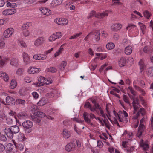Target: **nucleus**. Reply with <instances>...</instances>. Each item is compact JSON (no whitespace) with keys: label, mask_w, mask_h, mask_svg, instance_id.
<instances>
[{"label":"nucleus","mask_w":153,"mask_h":153,"mask_svg":"<svg viewBox=\"0 0 153 153\" xmlns=\"http://www.w3.org/2000/svg\"><path fill=\"white\" fill-rule=\"evenodd\" d=\"M67 63L66 62L63 61L61 64L59 66V69L61 70H63L66 66L67 65Z\"/></svg>","instance_id":"obj_34"},{"label":"nucleus","mask_w":153,"mask_h":153,"mask_svg":"<svg viewBox=\"0 0 153 153\" xmlns=\"http://www.w3.org/2000/svg\"><path fill=\"white\" fill-rule=\"evenodd\" d=\"M14 32V30L13 28H10L7 29L4 33V36L6 38L11 37Z\"/></svg>","instance_id":"obj_7"},{"label":"nucleus","mask_w":153,"mask_h":153,"mask_svg":"<svg viewBox=\"0 0 153 153\" xmlns=\"http://www.w3.org/2000/svg\"><path fill=\"white\" fill-rule=\"evenodd\" d=\"M35 1L36 0H24V2L26 4H31Z\"/></svg>","instance_id":"obj_52"},{"label":"nucleus","mask_w":153,"mask_h":153,"mask_svg":"<svg viewBox=\"0 0 153 153\" xmlns=\"http://www.w3.org/2000/svg\"><path fill=\"white\" fill-rule=\"evenodd\" d=\"M19 45L21 46L25 47L26 46V44L23 41H20L19 42Z\"/></svg>","instance_id":"obj_61"},{"label":"nucleus","mask_w":153,"mask_h":153,"mask_svg":"<svg viewBox=\"0 0 153 153\" xmlns=\"http://www.w3.org/2000/svg\"><path fill=\"white\" fill-rule=\"evenodd\" d=\"M89 115L91 119L96 118L95 115L92 113H90L89 114L87 112H84L83 113V117L85 122L90 123L91 122V120L89 118L88 116Z\"/></svg>","instance_id":"obj_4"},{"label":"nucleus","mask_w":153,"mask_h":153,"mask_svg":"<svg viewBox=\"0 0 153 153\" xmlns=\"http://www.w3.org/2000/svg\"><path fill=\"white\" fill-rule=\"evenodd\" d=\"M134 148L133 146H129L127 147L126 148L127 152L128 153H130L133 151Z\"/></svg>","instance_id":"obj_45"},{"label":"nucleus","mask_w":153,"mask_h":153,"mask_svg":"<svg viewBox=\"0 0 153 153\" xmlns=\"http://www.w3.org/2000/svg\"><path fill=\"white\" fill-rule=\"evenodd\" d=\"M17 149L20 151H23L25 149V146L24 145L22 144H18L17 146H16Z\"/></svg>","instance_id":"obj_42"},{"label":"nucleus","mask_w":153,"mask_h":153,"mask_svg":"<svg viewBox=\"0 0 153 153\" xmlns=\"http://www.w3.org/2000/svg\"><path fill=\"white\" fill-rule=\"evenodd\" d=\"M46 41L45 38L43 37H40L37 38L34 41V45L38 47L45 43Z\"/></svg>","instance_id":"obj_5"},{"label":"nucleus","mask_w":153,"mask_h":153,"mask_svg":"<svg viewBox=\"0 0 153 153\" xmlns=\"http://www.w3.org/2000/svg\"><path fill=\"white\" fill-rule=\"evenodd\" d=\"M33 122L30 120H26L22 123L23 127L26 129H29L33 126Z\"/></svg>","instance_id":"obj_8"},{"label":"nucleus","mask_w":153,"mask_h":153,"mask_svg":"<svg viewBox=\"0 0 153 153\" xmlns=\"http://www.w3.org/2000/svg\"><path fill=\"white\" fill-rule=\"evenodd\" d=\"M9 128L14 134L18 133L19 131V127L16 125L13 126Z\"/></svg>","instance_id":"obj_25"},{"label":"nucleus","mask_w":153,"mask_h":153,"mask_svg":"<svg viewBox=\"0 0 153 153\" xmlns=\"http://www.w3.org/2000/svg\"><path fill=\"white\" fill-rule=\"evenodd\" d=\"M27 116L26 113L23 112H20L17 114L18 117L20 119H24Z\"/></svg>","instance_id":"obj_29"},{"label":"nucleus","mask_w":153,"mask_h":153,"mask_svg":"<svg viewBox=\"0 0 153 153\" xmlns=\"http://www.w3.org/2000/svg\"><path fill=\"white\" fill-rule=\"evenodd\" d=\"M85 106L86 107L89 108L91 111V108H92V107L89 102H86L85 104Z\"/></svg>","instance_id":"obj_57"},{"label":"nucleus","mask_w":153,"mask_h":153,"mask_svg":"<svg viewBox=\"0 0 153 153\" xmlns=\"http://www.w3.org/2000/svg\"><path fill=\"white\" fill-rule=\"evenodd\" d=\"M22 57L23 61L25 64H28L31 62L29 56L27 53L25 52H24L22 54Z\"/></svg>","instance_id":"obj_9"},{"label":"nucleus","mask_w":153,"mask_h":153,"mask_svg":"<svg viewBox=\"0 0 153 153\" xmlns=\"http://www.w3.org/2000/svg\"><path fill=\"white\" fill-rule=\"evenodd\" d=\"M6 102L7 105H13L15 104L16 101L12 97L8 96L6 97Z\"/></svg>","instance_id":"obj_11"},{"label":"nucleus","mask_w":153,"mask_h":153,"mask_svg":"<svg viewBox=\"0 0 153 153\" xmlns=\"http://www.w3.org/2000/svg\"><path fill=\"white\" fill-rule=\"evenodd\" d=\"M126 63V59L123 57H121L118 61V64L120 67L125 66Z\"/></svg>","instance_id":"obj_19"},{"label":"nucleus","mask_w":153,"mask_h":153,"mask_svg":"<svg viewBox=\"0 0 153 153\" xmlns=\"http://www.w3.org/2000/svg\"><path fill=\"white\" fill-rule=\"evenodd\" d=\"M49 102L48 99L45 97L42 98L38 102L37 104L40 106H43Z\"/></svg>","instance_id":"obj_12"},{"label":"nucleus","mask_w":153,"mask_h":153,"mask_svg":"<svg viewBox=\"0 0 153 153\" xmlns=\"http://www.w3.org/2000/svg\"><path fill=\"white\" fill-rule=\"evenodd\" d=\"M27 89L25 88H23L19 91V94L22 96H24L27 94Z\"/></svg>","instance_id":"obj_33"},{"label":"nucleus","mask_w":153,"mask_h":153,"mask_svg":"<svg viewBox=\"0 0 153 153\" xmlns=\"http://www.w3.org/2000/svg\"><path fill=\"white\" fill-rule=\"evenodd\" d=\"M31 79L30 77L27 76L25 77V81L28 83H30L31 81Z\"/></svg>","instance_id":"obj_56"},{"label":"nucleus","mask_w":153,"mask_h":153,"mask_svg":"<svg viewBox=\"0 0 153 153\" xmlns=\"http://www.w3.org/2000/svg\"><path fill=\"white\" fill-rule=\"evenodd\" d=\"M132 52V48L131 46H127L125 48L124 52L127 55L131 54Z\"/></svg>","instance_id":"obj_20"},{"label":"nucleus","mask_w":153,"mask_h":153,"mask_svg":"<svg viewBox=\"0 0 153 153\" xmlns=\"http://www.w3.org/2000/svg\"><path fill=\"white\" fill-rule=\"evenodd\" d=\"M146 73L149 76H153V67H151L147 68Z\"/></svg>","instance_id":"obj_26"},{"label":"nucleus","mask_w":153,"mask_h":153,"mask_svg":"<svg viewBox=\"0 0 153 153\" xmlns=\"http://www.w3.org/2000/svg\"><path fill=\"white\" fill-rule=\"evenodd\" d=\"M145 114V112L144 108H141L139 110L136 116L134 117V118L135 120H137L140 114H141L142 116H143Z\"/></svg>","instance_id":"obj_24"},{"label":"nucleus","mask_w":153,"mask_h":153,"mask_svg":"<svg viewBox=\"0 0 153 153\" xmlns=\"http://www.w3.org/2000/svg\"><path fill=\"white\" fill-rule=\"evenodd\" d=\"M63 135L64 137L66 139L69 138L70 137V135L68 131L66 129L63 130Z\"/></svg>","instance_id":"obj_35"},{"label":"nucleus","mask_w":153,"mask_h":153,"mask_svg":"<svg viewBox=\"0 0 153 153\" xmlns=\"http://www.w3.org/2000/svg\"><path fill=\"white\" fill-rule=\"evenodd\" d=\"M97 146L99 147L100 148H101L102 147L103 145V143L100 140H98L97 141Z\"/></svg>","instance_id":"obj_58"},{"label":"nucleus","mask_w":153,"mask_h":153,"mask_svg":"<svg viewBox=\"0 0 153 153\" xmlns=\"http://www.w3.org/2000/svg\"><path fill=\"white\" fill-rule=\"evenodd\" d=\"M7 60L8 59L7 58H2L1 56H0V67H2L4 65Z\"/></svg>","instance_id":"obj_27"},{"label":"nucleus","mask_w":153,"mask_h":153,"mask_svg":"<svg viewBox=\"0 0 153 153\" xmlns=\"http://www.w3.org/2000/svg\"><path fill=\"white\" fill-rule=\"evenodd\" d=\"M96 15H97V14L96 13V11L94 10H92L88 13L87 18L88 19H89L94 16L95 17V16H96Z\"/></svg>","instance_id":"obj_38"},{"label":"nucleus","mask_w":153,"mask_h":153,"mask_svg":"<svg viewBox=\"0 0 153 153\" xmlns=\"http://www.w3.org/2000/svg\"><path fill=\"white\" fill-rule=\"evenodd\" d=\"M32 111L34 113L37 110L38 108L37 106L35 105H32Z\"/></svg>","instance_id":"obj_60"},{"label":"nucleus","mask_w":153,"mask_h":153,"mask_svg":"<svg viewBox=\"0 0 153 153\" xmlns=\"http://www.w3.org/2000/svg\"><path fill=\"white\" fill-rule=\"evenodd\" d=\"M140 146L143 148V149L146 150L149 148V145L147 143V142H144L143 140L141 139L140 143Z\"/></svg>","instance_id":"obj_18"},{"label":"nucleus","mask_w":153,"mask_h":153,"mask_svg":"<svg viewBox=\"0 0 153 153\" xmlns=\"http://www.w3.org/2000/svg\"><path fill=\"white\" fill-rule=\"evenodd\" d=\"M115 47L114 44L112 42L109 43L106 45V47L108 50L113 49Z\"/></svg>","instance_id":"obj_40"},{"label":"nucleus","mask_w":153,"mask_h":153,"mask_svg":"<svg viewBox=\"0 0 153 153\" xmlns=\"http://www.w3.org/2000/svg\"><path fill=\"white\" fill-rule=\"evenodd\" d=\"M41 69L40 68H36L34 67H30L28 70V72L31 74H34L35 73H38Z\"/></svg>","instance_id":"obj_14"},{"label":"nucleus","mask_w":153,"mask_h":153,"mask_svg":"<svg viewBox=\"0 0 153 153\" xmlns=\"http://www.w3.org/2000/svg\"><path fill=\"white\" fill-rule=\"evenodd\" d=\"M0 117L2 119H4L6 117L5 114L2 111H0Z\"/></svg>","instance_id":"obj_64"},{"label":"nucleus","mask_w":153,"mask_h":153,"mask_svg":"<svg viewBox=\"0 0 153 153\" xmlns=\"http://www.w3.org/2000/svg\"><path fill=\"white\" fill-rule=\"evenodd\" d=\"M5 132L8 138L10 139L13 138L14 133L9 128H6L5 129Z\"/></svg>","instance_id":"obj_15"},{"label":"nucleus","mask_w":153,"mask_h":153,"mask_svg":"<svg viewBox=\"0 0 153 153\" xmlns=\"http://www.w3.org/2000/svg\"><path fill=\"white\" fill-rule=\"evenodd\" d=\"M54 22L59 25H66L68 23V20L64 18H57L54 20Z\"/></svg>","instance_id":"obj_6"},{"label":"nucleus","mask_w":153,"mask_h":153,"mask_svg":"<svg viewBox=\"0 0 153 153\" xmlns=\"http://www.w3.org/2000/svg\"><path fill=\"white\" fill-rule=\"evenodd\" d=\"M139 24L140 27L141 29V30L143 33V31L145 30L146 28L145 26L141 23L139 22Z\"/></svg>","instance_id":"obj_54"},{"label":"nucleus","mask_w":153,"mask_h":153,"mask_svg":"<svg viewBox=\"0 0 153 153\" xmlns=\"http://www.w3.org/2000/svg\"><path fill=\"white\" fill-rule=\"evenodd\" d=\"M17 83L16 81L14 79H12L10 83V88L13 89L15 88L17 86Z\"/></svg>","instance_id":"obj_37"},{"label":"nucleus","mask_w":153,"mask_h":153,"mask_svg":"<svg viewBox=\"0 0 153 153\" xmlns=\"http://www.w3.org/2000/svg\"><path fill=\"white\" fill-rule=\"evenodd\" d=\"M144 120V119L143 118L140 120V123L138 127V131L136 134L137 137H139L140 136L145 129V126L144 124L142 123Z\"/></svg>","instance_id":"obj_3"},{"label":"nucleus","mask_w":153,"mask_h":153,"mask_svg":"<svg viewBox=\"0 0 153 153\" xmlns=\"http://www.w3.org/2000/svg\"><path fill=\"white\" fill-rule=\"evenodd\" d=\"M39 10L44 15L49 16L51 13V11L47 8L42 7L40 8Z\"/></svg>","instance_id":"obj_17"},{"label":"nucleus","mask_w":153,"mask_h":153,"mask_svg":"<svg viewBox=\"0 0 153 153\" xmlns=\"http://www.w3.org/2000/svg\"><path fill=\"white\" fill-rule=\"evenodd\" d=\"M128 88L129 90L130 91L133 95H136V92L134 90L132 87L129 86L128 87Z\"/></svg>","instance_id":"obj_48"},{"label":"nucleus","mask_w":153,"mask_h":153,"mask_svg":"<svg viewBox=\"0 0 153 153\" xmlns=\"http://www.w3.org/2000/svg\"><path fill=\"white\" fill-rule=\"evenodd\" d=\"M16 105H21L22 106H24L25 103V101L20 98L16 99Z\"/></svg>","instance_id":"obj_30"},{"label":"nucleus","mask_w":153,"mask_h":153,"mask_svg":"<svg viewBox=\"0 0 153 153\" xmlns=\"http://www.w3.org/2000/svg\"><path fill=\"white\" fill-rule=\"evenodd\" d=\"M108 15V12L106 11L103 13H97V15L95 16V17L98 18H103L107 16Z\"/></svg>","instance_id":"obj_22"},{"label":"nucleus","mask_w":153,"mask_h":153,"mask_svg":"<svg viewBox=\"0 0 153 153\" xmlns=\"http://www.w3.org/2000/svg\"><path fill=\"white\" fill-rule=\"evenodd\" d=\"M47 58V56L43 54H35L33 56V58L35 60H39L45 59Z\"/></svg>","instance_id":"obj_13"},{"label":"nucleus","mask_w":153,"mask_h":153,"mask_svg":"<svg viewBox=\"0 0 153 153\" xmlns=\"http://www.w3.org/2000/svg\"><path fill=\"white\" fill-rule=\"evenodd\" d=\"M81 146V144L80 141L75 139H73L70 143L67 144L65 149L67 151L70 152L73 150L76 146L79 148Z\"/></svg>","instance_id":"obj_1"},{"label":"nucleus","mask_w":153,"mask_h":153,"mask_svg":"<svg viewBox=\"0 0 153 153\" xmlns=\"http://www.w3.org/2000/svg\"><path fill=\"white\" fill-rule=\"evenodd\" d=\"M16 13L15 9L13 8L6 9L3 11L2 13L4 15H8L13 14Z\"/></svg>","instance_id":"obj_10"},{"label":"nucleus","mask_w":153,"mask_h":153,"mask_svg":"<svg viewBox=\"0 0 153 153\" xmlns=\"http://www.w3.org/2000/svg\"><path fill=\"white\" fill-rule=\"evenodd\" d=\"M82 33L81 32L78 33H76L75 34L71 36L70 38L69 39H76L78 37H79L81 34H82Z\"/></svg>","instance_id":"obj_44"},{"label":"nucleus","mask_w":153,"mask_h":153,"mask_svg":"<svg viewBox=\"0 0 153 153\" xmlns=\"http://www.w3.org/2000/svg\"><path fill=\"white\" fill-rule=\"evenodd\" d=\"M139 65L140 67V72H141L143 70L145 65L143 61L142 60H140L139 62Z\"/></svg>","instance_id":"obj_39"},{"label":"nucleus","mask_w":153,"mask_h":153,"mask_svg":"<svg viewBox=\"0 0 153 153\" xmlns=\"http://www.w3.org/2000/svg\"><path fill=\"white\" fill-rule=\"evenodd\" d=\"M18 64V61L17 59L16 58H12L10 62L11 65L14 66H16Z\"/></svg>","instance_id":"obj_28"},{"label":"nucleus","mask_w":153,"mask_h":153,"mask_svg":"<svg viewBox=\"0 0 153 153\" xmlns=\"http://www.w3.org/2000/svg\"><path fill=\"white\" fill-rule=\"evenodd\" d=\"M123 101L127 104H129V102L128 100V98L126 95L123 94Z\"/></svg>","instance_id":"obj_47"},{"label":"nucleus","mask_w":153,"mask_h":153,"mask_svg":"<svg viewBox=\"0 0 153 153\" xmlns=\"http://www.w3.org/2000/svg\"><path fill=\"white\" fill-rule=\"evenodd\" d=\"M133 86L134 88H135V89L137 91H138L140 92L142 91V89H141L140 87L138 86H137L135 85L134 84Z\"/></svg>","instance_id":"obj_63"},{"label":"nucleus","mask_w":153,"mask_h":153,"mask_svg":"<svg viewBox=\"0 0 153 153\" xmlns=\"http://www.w3.org/2000/svg\"><path fill=\"white\" fill-rule=\"evenodd\" d=\"M101 108L100 105L98 103L94 105L92 108H91V111L93 112H94L96 110L99 109V110Z\"/></svg>","instance_id":"obj_31"},{"label":"nucleus","mask_w":153,"mask_h":153,"mask_svg":"<svg viewBox=\"0 0 153 153\" xmlns=\"http://www.w3.org/2000/svg\"><path fill=\"white\" fill-rule=\"evenodd\" d=\"M56 36V39L60 38L62 36V33L60 32H58L54 33Z\"/></svg>","instance_id":"obj_51"},{"label":"nucleus","mask_w":153,"mask_h":153,"mask_svg":"<svg viewBox=\"0 0 153 153\" xmlns=\"http://www.w3.org/2000/svg\"><path fill=\"white\" fill-rule=\"evenodd\" d=\"M63 48L61 46L60 48L58 51H57L54 54L55 57H56L59 54L61 53L63 50Z\"/></svg>","instance_id":"obj_43"},{"label":"nucleus","mask_w":153,"mask_h":153,"mask_svg":"<svg viewBox=\"0 0 153 153\" xmlns=\"http://www.w3.org/2000/svg\"><path fill=\"white\" fill-rule=\"evenodd\" d=\"M24 70L22 68L18 69L16 71V74L19 75H21L23 72Z\"/></svg>","instance_id":"obj_55"},{"label":"nucleus","mask_w":153,"mask_h":153,"mask_svg":"<svg viewBox=\"0 0 153 153\" xmlns=\"http://www.w3.org/2000/svg\"><path fill=\"white\" fill-rule=\"evenodd\" d=\"M0 77L2 78L6 82H8L9 78L8 75L5 72H0Z\"/></svg>","instance_id":"obj_21"},{"label":"nucleus","mask_w":153,"mask_h":153,"mask_svg":"<svg viewBox=\"0 0 153 153\" xmlns=\"http://www.w3.org/2000/svg\"><path fill=\"white\" fill-rule=\"evenodd\" d=\"M122 25L120 24H115L111 27V29L113 30L117 31L120 29L122 27Z\"/></svg>","instance_id":"obj_23"},{"label":"nucleus","mask_w":153,"mask_h":153,"mask_svg":"<svg viewBox=\"0 0 153 153\" xmlns=\"http://www.w3.org/2000/svg\"><path fill=\"white\" fill-rule=\"evenodd\" d=\"M36 116L40 118H42L45 117V114L41 111L37 112L36 114Z\"/></svg>","instance_id":"obj_41"},{"label":"nucleus","mask_w":153,"mask_h":153,"mask_svg":"<svg viewBox=\"0 0 153 153\" xmlns=\"http://www.w3.org/2000/svg\"><path fill=\"white\" fill-rule=\"evenodd\" d=\"M56 39V36L54 34L51 35L48 38V40L50 42H53Z\"/></svg>","instance_id":"obj_46"},{"label":"nucleus","mask_w":153,"mask_h":153,"mask_svg":"<svg viewBox=\"0 0 153 153\" xmlns=\"http://www.w3.org/2000/svg\"><path fill=\"white\" fill-rule=\"evenodd\" d=\"M63 1V0H53L50 4V7L53 8L59 5L62 3Z\"/></svg>","instance_id":"obj_16"},{"label":"nucleus","mask_w":153,"mask_h":153,"mask_svg":"<svg viewBox=\"0 0 153 153\" xmlns=\"http://www.w3.org/2000/svg\"><path fill=\"white\" fill-rule=\"evenodd\" d=\"M143 14L144 16L148 19L151 15V14L147 10H146L144 12Z\"/></svg>","instance_id":"obj_49"},{"label":"nucleus","mask_w":153,"mask_h":153,"mask_svg":"<svg viewBox=\"0 0 153 153\" xmlns=\"http://www.w3.org/2000/svg\"><path fill=\"white\" fill-rule=\"evenodd\" d=\"M47 71L52 73H55L56 71V69L54 67H51L47 69Z\"/></svg>","instance_id":"obj_50"},{"label":"nucleus","mask_w":153,"mask_h":153,"mask_svg":"<svg viewBox=\"0 0 153 153\" xmlns=\"http://www.w3.org/2000/svg\"><path fill=\"white\" fill-rule=\"evenodd\" d=\"M23 34L25 36L27 37L29 36L30 33L28 30H23Z\"/></svg>","instance_id":"obj_53"},{"label":"nucleus","mask_w":153,"mask_h":153,"mask_svg":"<svg viewBox=\"0 0 153 153\" xmlns=\"http://www.w3.org/2000/svg\"><path fill=\"white\" fill-rule=\"evenodd\" d=\"M17 139L19 141H24L25 139L24 134L21 133H19L18 135Z\"/></svg>","instance_id":"obj_36"},{"label":"nucleus","mask_w":153,"mask_h":153,"mask_svg":"<svg viewBox=\"0 0 153 153\" xmlns=\"http://www.w3.org/2000/svg\"><path fill=\"white\" fill-rule=\"evenodd\" d=\"M94 34L95 35L94 38L96 41H98L100 39V31L99 30H97L95 31Z\"/></svg>","instance_id":"obj_32"},{"label":"nucleus","mask_w":153,"mask_h":153,"mask_svg":"<svg viewBox=\"0 0 153 153\" xmlns=\"http://www.w3.org/2000/svg\"><path fill=\"white\" fill-rule=\"evenodd\" d=\"M32 95L35 99H37L39 97V95L36 92H33L32 93Z\"/></svg>","instance_id":"obj_59"},{"label":"nucleus","mask_w":153,"mask_h":153,"mask_svg":"<svg viewBox=\"0 0 153 153\" xmlns=\"http://www.w3.org/2000/svg\"><path fill=\"white\" fill-rule=\"evenodd\" d=\"M38 82H35L34 83V84L38 86H41L44 85V83H45L46 84H49L52 82L51 80H48L47 79L46 81V79L43 77L40 76L39 77L38 79Z\"/></svg>","instance_id":"obj_2"},{"label":"nucleus","mask_w":153,"mask_h":153,"mask_svg":"<svg viewBox=\"0 0 153 153\" xmlns=\"http://www.w3.org/2000/svg\"><path fill=\"white\" fill-rule=\"evenodd\" d=\"M113 38L114 40L116 41L118 40L119 38V35L116 33L114 34Z\"/></svg>","instance_id":"obj_62"}]
</instances>
